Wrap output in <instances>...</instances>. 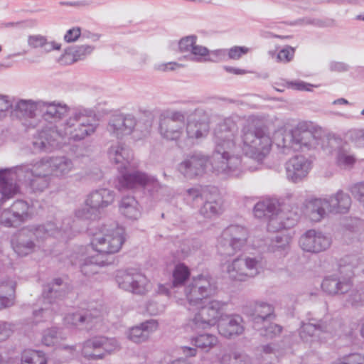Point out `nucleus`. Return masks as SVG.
Returning a JSON list of instances; mask_svg holds the SVG:
<instances>
[{"instance_id": "obj_1", "label": "nucleus", "mask_w": 364, "mask_h": 364, "mask_svg": "<svg viewBox=\"0 0 364 364\" xmlns=\"http://www.w3.org/2000/svg\"><path fill=\"white\" fill-rule=\"evenodd\" d=\"M237 130V124L231 118L225 119L214 129L212 166L218 174L238 176L242 171L240 151L260 159L271 150L273 141L269 133L256 117H250L245 122L239 143L236 141Z\"/></svg>"}, {"instance_id": "obj_2", "label": "nucleus", "mask_w": 364, "mask_h": 364, "mask_svg": "<svg viewBox=\"0 0 364 364\" xmlns=\"http://www.w3.org/2000/svg\"><path fill=\"white\" fill-rule=\"evenodd\" d=\"M52 180L48 166L40 159H33L11 168L0 170L1 203L19 192L17 181L25 182L33 192L46 190Z\"/></svg>"}, {"instance_id": "obj_3", "label": "nucleus", "mask_w": 364, "mask_h": 364, "mask_svg": "<svg viewBox=\"0 0 364 364\" xmlns=\"http://www.w3.org/2000/svg\"><path fill=\"white\" fill-rule=\"evenodd\" d=\"M97 127L98 122L95 114L90 109L74 111L65 122L59 126L60 133L63 137L67 136L76 141L93 134Z\"/></svg>"}, {"instance_id": "obj_4", "label": "nucleus", "mask_w": 364, "mask_h": 364, "mask_svg": "<svg viewBox=\"0 0 364 364\" xmlns=\"http://www.w3.org/2000/svg\"><path fill=\"white\" fill-rule=\"evenodd\" d=\"M125 241L124 230L117 224L103 225L93 234L91 245L97 255L103 258L109 257L114 262L112 255L118 252Z\"/></svg>"}, {"instance_id": "obj_5", "label": "nucleus", "mask_w": 364, "mask_h": 364, "mask_svg": "<svg viewBox=\"0 0 364 364\" xmlns=\"http://www.w3.org/2000/svg\"><path fill=\"white\" fill-rule=\"evenodd\" d=\"M274 142L284 154L291 151H304L314 149L317 140L314 134L297 127L291 131L279 130L274 133Z\"/></svg>"}, {"instance_id": "obj_6", "label": "nucleus", "mask_w": 364, "mask_h": 364, "mask_svg": "<svg viewBox=\"0 0 364 364\" xmlns=\"http://www.w3.org/2000/svg\"><path fill=\"white\" fill-rule=\"evenodd\" d=\"M264 262L261 256L237 257L223 265L230 279L246 282L256 277L263 270Z\"/></svg>"}, {"instance_id": "obj_7", "label": "nucleus", "mask_w": 364, "mask_h": 364, "mask_svg": "<svg viewBox=\"0 0 364 364\" xmlns=\"http://www.w3.org/2000/svg\"><path fill=\"white\" fill-rule=\"evenodd\" d=\"M254 214L258 218H267L268 228L272 231L290 228L296 223V219L291 217L292 213L289 215L280 210L277 202L272 200L258 202L255 205Z\"/></svg>"}, {"instance_id": "obj_8", "label": "nucleus", "mask_w": 364, "mask_h": 364, "mask_svg": "<svg viewBox=\"0 0 364 364\" xmlns=\"http://www.w3.org/2000/svg\"><path fill=\"white\" fill-rule=\"evenodd\" d=\"M115 280L119 289L133 294L144 296L151 289L150 280L137 269L118 270Z\"/></svg>"}, {"instance_id": "obj_9", "label": "nucleus", "mask_w": 364, "mask_h": 364, "mask_svg": "<svg viewBox=\"0 0 364 364\" xmlns=\"http://www.w3.org/2000/svg\"><path fill=\"white\" fill-rule=\"evenodd\" d=\"M120 172L121 176L118 178L117 185L119 191L144 188L154 193L162 189V186L156 179L144 172L130 170L129 166L121 170Z\"/></svg>"}, {"instance_id": "obj_10", "label": "nucleus", "mask_w": 364, "mask_h": 364, "mask_svg": "<svg viewBox=\"0 0 364 364\" xmlns=\"http://www.w3.org/2000/svg\"><path fill=\"white\" fill-rule=\"evenodd\" d=\"M225 304L218 300H212L203 306L190 318L188 325L193 330L206 329L215 326L222 316Z\"/></svg>"}, {"instance_id": "obj_11", "label": "nucleus", "mask_w": 364, "mask_h": 364, "mask_svg": "<svg viewBox=\"0 0 364 364\" xmlns=\"http://www.w3.org/2000/svg\"><path fill=\"white\" fill-rule=\"evenodd\" d=\"M247 238L248 231L245 228L235 225H230L222 232L218 251L223 255H233L246 244Z\"/></svg>"}, {"instance_id": "obj_12", "label": "nucleus", "mask_w": 364, "mask_h": 364, "mask_svg": "<svg viewBox=\"0 0 364 364\" xmlns=\"http://www.w3.org/2000/svg\"><path fill=\"white\" fill-rule=\"evenodd\" d=\"M215 291V287L208 276L199 275L185 287L184 292L190 305L200 304L203 299L211 296Z\"/></svg>"}, {"instance_id": "obj_13", "label": "nucleus", "mask_w": 364, "mask_h": 364, "mask_svg": "<svg viewBox=\"0 0 364 364\" xmlns=\"http://www.w3.org/2000/svg\"><path fill=\"white\" fill-rule=\"evenodd\" d=\"M185 114L177 111L160 119L159 130L164 139L178 141L185 134Z\"/></svg>"}, {"instance_id": "obj_14", "label": "nucleus", "mask_w": 364, "mask_h": 364, "mask_svg": "<svg viewBox=\"0 0 364 364\" xmlns=\"http://www.w3.org/2000/svg\"><path fill=\"white\" fill-rule=\"evenodd\" d=\"M338 326V322L333 319L310 318L309 322L302 323L299 335L303 341L308 342L314 341L316 338H321L323 333L334 334Z\"/></svg>"}, {"instance_id": "obj_15", "label": "nucleus", "mask_w": 364, "mask_h": 364, "mask_svg": "<svg viewBox=\"0 0 364 364\" xmlns=\"http://www.w3.org/2000/svg\"><path fill=\"white\" fill-rule=\"evenodd\" d=\"M63 135L60 133V127H46L38 131L33 135L32 145L36 151H52L60 146V138Z\"/></svg>"}, {"instance_id": "obj_16", "label": "nucleus", "mask_w": 364, "mask_h": 364, "mask_svg": "<svg viewBox=\"0 0 364 364\" xmlns=\"http://www.w3.org/2000/svg\"><path fill=\"white\" fill-rule=\"evenodd\" d=\"M136 122V117L132 114H113L109 119L107 130L112 136L122 139L133 132Z\"/></svg>"}, {"instance_id": "obj_17", "label": "nucleus", "mask_w": 364, "mask_h": 364, "mask_svg": "<svg viewBox=\"0 0 364 364\" xmlns=\"http://www.w3.org/2000/svg\"><path fill=\"white\" fill-rule=\"evenodd\" d=\"M30 208L27 202L18 200L1 212L0 223L6 227L17 226L31 217Z\"/></svg>"}, {"instance_id": "obj_18", "label": "nucleus", "mask_w": 364, "mask_h": 364, "mask_svg": "<svg viewBox=\"0 0 364 364\" xmlns=\"http://www.w3.org/2000/svg\"><path fill=\"white\" fill-rule=\"evenodd\" d=\"M70 218H66L59 228L52 222L26 228L37 241H43L50 237H63L72 228Z\"/></svg>"}, {"instance_id": "obj_19", "label": "nucleus", "mask_w": 364, "mask_h": 364, "mask_svg": "<svg viewBox=\"0 0 364 364\" xmlns=\"http://www.w3.org/2000/svg\"><path fill=\"white\" fill-rule=\"evenodd\" d=\"M208 159L205 156L195 153L188 155L178 165V171L186 178H193L203 175L206 170Z\"/></svg>"}, {"instance_id": "obj_20", "label": "nucleus", "mask_w": 364, "mask_h": 364, "mask_svg": "<svg viewBox=\"0 0 364 364\" xmlns=\"http://www.w3.org/2000/svg\"><path fill=\"white\" fill-rule=\"evenodd\" d=\"M329 237L315 230H307L300 238L301 249L308 252L318 253L327 250L331 245Z\"/></svg>"}, {"instance_id": "obj_21", "label": "nucleus", "mask_w": 364, "mask_h": 364, "mask_svg": "<svg viewBox=\"0 0 364 364\" xmlns=\"http://www.w3.org/2000/svg\"><path fill=\"white\" fill-rule=\"evenodd\" d=\"M101 313L97 309L82 310L75 313L68 314L64 321L66 325L90 329L100 321Z\"/></svg>"}, {"instance_id": "obj_22", "label": "nucleus", "mask_w": 364, "mask_h": 364, "mask_svg": "<svg viewBox=\"0 0 364 364\" xmlns=\"http://www.w3.org/2000/svg\"><path fill=\"white\" fill-rule=\"evenodd\" d=\"M311 168V162L304 156L291 158L285 164L287 178L298 183L305 178Z\"/></svg>"}, {"instance_id": "obj_23", "label": "nucleus", "mask_w": 364, "mask_h": 364, "mask_svg": "<svg viewBox=\"0 0 364 364\" xmlns=\"http://www.w3.org/2000/svg\"><path fill=\"white\" fill-rule=\"evenodd\" d=\"M40 159L48 165V171L52 177H65L74 169L73 161L65 156H43Z\"/></svg>"}, {"instance_id": "obj_24", "label": "nucleus", "mask_w": 364, "mask_h": 364, "mask_svg": "<svg viewBox=\"0 0 364 364\" xmlns=\"http://www.w3.org/2000/svg\"><path fill=\"white\" fill-rule=\"evenodd\" d=\"M218 328L219 333L228 338L241 335L245 330L243 319L239 315L228 316L220 320Z\"/></svg>"}, {"instance_id": "obj_25", "label": "nucleus", "mask_w": 364, "mask_h": 364, "mask_svg": "<svg viewBox=\"0 0 364 364\" xmlns=\"http://www.w3.org/2000/svg\"><path fill=\"white\" fill-rule=\"evenodd\" d=\"M15 252L21 257L26 256L33 252L38 245L33 240V236L26 228L22 229L11 241Z\"/></svg>"}, {"instance_id": "obj_26", "label": "nucleus", "mask_w": 364, "mask_h": 364, "mask_svg": "<svg viewBox=\"0 0 364 364\" xmlns=\"http://www.w3.org/2000/svg\"><path fill=\"white\" fill-rule=\"evenodd\" d=\"M114 200V191L107 188L95 190L90 193L86 198V204L92 207L97 213L113 203Z\"/></svg>"}, {"instance_id": "obj_27", "label": "nucleus", "mask_w": 364, "mask_h": 364, "mask_svg": "<svg viewBox=\"0 0 364 364\" xmlns=\"http://www.w3.org/2000/svg\"><path fill=\"white\" fill-rule=\"evenodd\" d=\"M42 117L46 122L53 123L57 122L63 117L67 115L69 108L65 104L45 102H40Z\"/></svg>"}, {"instance_id": "obj_28", "label": "nucleus", "mask_w": 364, "mask_h": 364, "mask_svg": "<svg viewBox=\"0 0 364 364\" xmlns=\"http://www.w3.org/2000/svg\"><path fill=\"white\" fill-rule=\"evenodd\" d=\"M223 211L221 199L218 191L213 187L204 199V203L200 209V213L206 218H212L220 215Z\"/></svg>"}, {"instance_id": "obj_29", "label": "nucleus", "mask_w": 364, "mask_h": 364, "mask_svg": "<svg viewBox=\"0 0 364 364\" xmlns=\"http://www.w3.org/2000/svg\"><path fill=\"white\" fill-rule=\"evenodd\" d=\"M108 156L110 161L116 164H120L118 167L120 171L129 166L132 159V151L121 143L112 145L109 149Z\"/></svg>"}, {"instance_id": "obj_30", "label": "nucleus", "mask_w": 364, "mask_h": 364, "mask_svg": "<svg viewBox=\"0 0 364 364\" xmlns=\"http://www.w3.org/2000/svg\"><path fill=\"white\" fill-rule=\"evenodd\" d=\"M328 212L333 213H346L351 205L350 196L339 190L336 194L326 197Z\"/></svg>"}, {"instance_id": "obj_31", "label": "nucleus", "mask_w": 364, "mask_h": 364, "mask_svg": "<svg viewBox=\"0 0 364 364\" xmlns=\"http://www.w3.org/2000/svg\"><path fill=\"white\" fill-rule=\"evenodd\" d=\"M158 323L151 319L142 323L140 326L132 328L128 333V338L134 343H139L146 341L150 333L156 331Z\"/></svg>"}, {"instance_id": "obj_32", "label": "nucleus", "mask_w": 364, "mask_h": 364, "mask_svg": "<svg viewBox=\"0 0 364 364\" xmlns=\"http://www.w3.org/2000/svg\"><path fill=\"white\" fill-rule=\"evenodd\" d=\"M68 291L67 284L57 278L44 287L43 296L47 303L52 304L55 299L65 296Z\"/></svg>"}, {"instance_id": "obj_33", "label": "nucleus", "mask_w": 364, "mask_h": 364, "mask_svg": "<svg viewBox=\"0 0 364 364\" xmlns=\"http://www.w3.org/2000/svg\"><path fill=\"white\" fill-rule=\"evenodd\" d=\"M111 264H112V260L109 257L103 258V255L96 253L95 255L84 259L80 264V271L84 275L90 277L96 274L99 267Z\"/></svg>"}, {"instance_id": "obj_34", "label": "nucleus", "mask_w": 364, "mask_h": 364, "mask_svg": "<svg viewBox=\"0 0 364 364\" xmlns=\"http://www.w3.org/2000/svg\"><path fill=\"white\" fill-rule=\"evenodd\" d=\"M39 102L31 100H19L16 102L14 108V114L19 119L35 117L36 112L41 110Z\"/></svg>"}, {"instance_id": "obj_35", "label": "nucleus", "mask_w": 364, "mask_h": 364, "mask_svg": "<svg viewBox=\"0 0 364 364\" xmlns=\"http://www.w3.org/2000/svg\"><path fill=\"white\" fill-rule=\"evenodd\" d=\"M323 290L329 294H344L352 287L350 279L340 280L336 277H326L321 284Z\"/></svg>"}, {"instance_id": "obj_36", "label": "nucleus", "mask_w": 364, "mask_h": 364, "mask_svg": "<svg viewBox=\"0 0 364 364\" xmlns=\"http://www.w3.org/2000/svg\"><path fill=\"white\" fill-rule=\"evenodd\" d=\"M122 215L130 220H137L141 215V209L134 197L127 196L122 198L119 204Z\"/></svg>"}, {"instance_id": "obj_37", "label": "nucleus", "mask_w": 364, "mask_h": 364, "mask_svg": "<svg viewBox=\"0 0 364 364\" xmlns=\"http://www.w3.org/2000/svg\"><path fill=\"white\" fill-rule=\"evenodd\" d=\"M327 212H328V205L326 198L313 199L307 205L308 216L313 222L321 220Z\"/></svg>"}, {"instance_id": "obj_38", "label": "nucleus", "mask_w": 364, "mask_h": 364, "mask_svg": "<svg viewBox=\"0 0 364 364\" xmlns=\"http://www.w3.org/2000/svg\"><path fill=\"white\" fill-rule=\"evenodd\" d=\"M186 135L188 139H200L205 136L209 131V124L206 121L192 119L186 122Z\"/></svg>"}, {"instance_id": "obj_39", "label": "nucleus", "mask_w": 364, "mask_h": 364, "mask_svg": "<svg viewBox=\"0 0 364 364\" xmlns=\"http://www.w3.org/2000/svg\"><path fill=\"white\" fill-rule=\"evenodd\" d=\"M255 323H264L266 321H271L275 318L274 307L267 302H257L254 307L252 314Z\"/></svg>"}, {"instance_id": "obj_40", "label": "nucleus", "mask_w": 364, "mask_h": 364, "mask_svg": "<svg viewBox=\"0 0 364 364\" xmlns=\"http://www.w3.org/2000/svg\"><path fill=\"white\" fill-rule=\"evenodd\" d=\"M15 287L16 284L12 280L3 282L0 284V310L14 304Z\"/></svg>"}, {"instance_id": "obj_41", "label": "nucleus", "mask_w": 364, "mask_h": 364, "mask_svg": "<svg viewBox=\"0 0 364 364\" xmlns=\"http://www.w3.org/2000/svg\"><path fill=\"white\" fill-rule=\"evenodd\" d=\"M213 187H193L187 189L184 193V200L192 205H197L200 202L204 200Z\"/></svg>"}, {"instance_id": "obj_42", "label": "nucleus", "mask_w": 364, "mask_h": 364, "mask_svg": "<svg viewBox=\"0 0 364 364\" xmlns=\"http://www.w3.org/2000/svg\"><path fill=\"white\" fill-rule=\"evenodd\" d=\"M99 341L98 337H95L84 342L82 346V355L88 360H99L105 357L101 353L100 346L95 345Z\"/></svg>"}, {"instance_id": "obj_43", "label": "nucleus", "mask_w": 364, "mask_h": 364, "mask_svg": "<svg viewBox=\"0 0 364 364\" xmlns=\"http://www.w3.org/2000/svg\"><path fill=\"white\" fill-rule=\"evenodd\" d=\"M218 343V337L211 333H202L191 338V343L204 352L210 351Z\"/></svg>"}, {"instance_id": "obj_44", "label": "nucleus", "mask_w": 364, "mask_h": 364, "mask_svg": "<svg viewBox=\"0 0 364 364\" xmlns=\"http://www.w3.org/2000/svg\"><path fill=\"white\" fill-rule=\"evenodd\" d=\"M66 338L65 335L58 328L45 330L42 336V343L46 346H55Z\"/></svg>"}, {"instance_id": "obj_45", "label": "nucleus", "mask_w": 364, "mask_h": 364, "mask_svg": "<svg viewBox=\"0 0 364 364\" xmlns=\"http://www.w3.org/2000/svg\"><path fill=\"white\" fill-rule=\"evenodd\" d=\"M290 237L282 232L277 233L270 241L268 250L271 252L284 251L289 246Z\"/></svg>"}, {"instance_id": "obj_46", "label": "nucleus", "mask_w": 364, "mask_h": 364, "mask_svg": "<svg viewBox=\"0 0 364 364\" xmlns=\"http://www.w3.org/2000/svg\"><path fill=\"white\" fill-rule=\"evenodd\" d=\"M222 364H251V358L243 353L230 352L223 355Z\"/></svg>"}, {"instance_id": "obj_47", "label": "nucleus", "mask_w": 364, "mask_h": 364, "mask_svg": "<svg viewBox=\"0 0 364 364\" xmlns=\"http://www.w3.org/2000/svg\"><path fill=\"white\" fill-rule=\"evenodd\" d=\"M47 360L41 351L26 350L21 355V364H46Z\"/></svg>"}, {"instance_id": "obj_48", "label": "nucleus", "mask_w": 364, "mask_h": 364, "mask_svg": "<svg viewBox=\"0 0 364 364\" xmlns=\"http://www.w3.org/2000/svg\"><path fill=\"white\" fill-rule=\"evenodd\" d=\"M189 275L190 272L186 266L183 264L176 265L173 272V287H178L183 285L184 282L189 277Z\"/></svg>"}, {"instance_id": "obj_49", "label": "nucleus", "mask_w": 364, "mask_h": 364, "mask_svg": "<svg viewBox=\"0 0 364 364\" xmlns=\"http://www.w3.org/2000/svg\"><path fill=\"white\" fill-rule=\"evenodd\" d=\"M98 338L99 341L95 343V345L100 346L101 353H104L105 356L119 349V344L115 338H108L104 336H99Z\"/></svg>"}, {"instance_id": "obj_50", "label": "nucleus", "mask_w": 364, "mask_h": 364, "mask_svg": "<svg viewBox=\"0 0 364 364\" xmlns=\"http://www.w3.org/2000/svg\"><path fill=\"white\" fill-rule=\"evenodd\" d=\"M99 215L100 213L96 210L86 204V201L84 206L79 208L75 212V217L80 220H95L98 218Z\"/></svg>"}, {"instance_id": "obj_51", "label": "nucleus", "mask_w": 364, "mask_h": 364, "mask_svg": "<svg viewBox=\"0 0 364 364\" xmlns=\"http://www.w3.org/2000/svg\"><path fill=\"white\" fill-rule=\"evenodd\" d=\"M282 331V327L278 324L271 323L262 327L259 331L260 336L267 338H274L279 336Z\"/></svg>"}, {"instance_id": "obj_52", "label": "nucleus", "mask_w": 364, "mask_h": 364, "mask_svg": "<svg viewBox=\"0 0 364 364\" xmlns=\"http://www.w3.org/2000/svg\"><path fill=\"white\" fill-rule=\"evenodd\" d=\"M346 137L348 140L353 143L356 147H364V130L363 129H352L350 130Z\"/></svg>"}, {"instance_id": "obj_53", "label": "nucleus", "mask_w": 364, "mask_h": 364, "mask_svg": "<svg viewBox=\"0 0 364 364\" xmlns=\"http://www.w3.org/2000/svg\"><path fill=\"white\" fill-rule=\"evenodd\" d=\"M94 49L93 46L87 45L76 47L72 51L73 61L75 62L84 59L87 55L91 54Z\"/></svg>"}, {"instance_id": "obj_54", "label": "nucleus", "mask_w": 364, "mask_h": 364, "mask_svg": "<svg viewBox=\"0 0 364 364\" xmlns=\"http://www.w3.org/2000/svg\"><path fill=\"white\" fill-rule=\"evenodd\" d=\"M190 53L192 55L191 58L192 60L201 62L203 60V58L208 55L209 50L206 47L197 45L194 43V46H193Z\"/></svg>"}, {"instance_id": "obj_55", "label": "nucleus", "mask_w": 364, "mask_h": 364, "mask_svg": "<svg viewBox=\"0 0 364 364\" xmlns=\"http://www.w3.org/2000/svg\"><path fill=\"white\" fill-rule=\"evenodd\" d=\"M295 50L294 48L287 46L277 53V61L282 63L290 62L294 56Z\"/></svg>"}, {"instance_id": "obj_56", "label": "nucleus", "mask_w": 364, "mask_h": 364, "mask_svg": "<svg viewBox=\"0 0 364 364\" xmlns=\"http://www.w3.org/2000/svg\"><path fill=\"white\" fill-rule=\"evenodd\" d=\"M197 37L196 36H188L182 38L178 42V48L181 52H191L194 43L196 42Z\"/></svg>"}, {"instance_id": "obj_57", "label": "nucleus", "mask_w": 364, "mask_h": 364, "mask_svg": "<svg viewBox=\"0 0 364 364\" xmlns=\"http://www.w3.org/2000/svg\"><path fill=\"white\" fill-rule=\"evenodd\" d=\"M250 49L245 46H233L228 49V59L239 60L242 55L247 54Z\"/></svg>"}, {"instance_id": "obj_58", "label": "nucleus", "mask_w": 364, "mask_h": 364, "mask_svg": "<svg viewBox=\"0 0 364 364\" xmlns=\"http://www.w3.org/2000/svg\"><path fill=\"white\" fill-rule=\"evenodd\" d=\"M350 191L354 198L364 205V182L354 184Z\"/></svg>"}, {"instance_id": "obj_59", "label": "nucleus", "mask_w": 364, "mask_h": 364, "mask_svg": "<svg viewBox=\"0 0 364 364\" xmlns=\"http://www.w3.org/2000/svg\"><path fill=\"white\" fill-rule=\"evenodd\" d=\"M338 364H364V355L353 353L343 358Z\"/></svg>"}, {"instance_id": "obj_60", "label": "nucleus", "mask_w": 364, "mask_h": 364, "mask_svg": "<svg viewBox=\"0 0 364 364\" xmlns=\"http://www.w3.org/2000/svg\"><path fill=\"white\" fill-rule=\"evenodd\" d=\"M12 333V324L6 321H0V342L6 341Z\"/></svg>"}, {"instance_id": "obj_61", "label": "nucleus", "mask_w": 364, "mask_h": 364, "mask_svg": "<svg viewBox=\"0 0 364 364\" xmlns=\"http://www.w3.org/2000/svg\"><path fill=\"white\" fill-rule=\"evenodd\" d=\"M338 164L341 166H350L353 165L355 159L353 156L348 155L343 151H340L337 155Z\"/></svg>"}, {"instance_id": "obj_62", "label": "nucleus", "mask_w": 364, "mask_h": 364, "mask_svg": "<svg viewBox=\"0 0 364 364\" xmlns=\"http://www.w3.org/2000/svg\"><path fill=\"white\" fill-rule=\"evenodd\" d=\"M166 306L164 304H159L156 301H149L146 306V311L151 315H158L165 311Z\"/></svg>"}, {"instance_id": "obj_63", "label": "nucleus", "mask_w": 364, "mask_h": 364, "mask_svg": "<svg viewBox=\"0 0 364 364\" xmlns=\"http://www.w3.org/2000/svg\"><path fill=\"white\" fill-rule=\"evenodd\" d=\"M81 36V30L79 27H74L67 31L64 40L67 43L76 41Z\"/></svg>"}, {"instance_id": "obj_64", "label": "nucleus", "mask_w": 364, "mask_h": 364, "mask_svg": "<svg viewBox=\"0 0 364 364\" xmlns=\"http://www.w3.org/2000/svg\"><path fill=\"white\" fill-rule=\"evenodd\" d=\"M331 72L344 73L349 70V65L343 62L331 61L328 65Z\"/></svg>"}]
</instances>
